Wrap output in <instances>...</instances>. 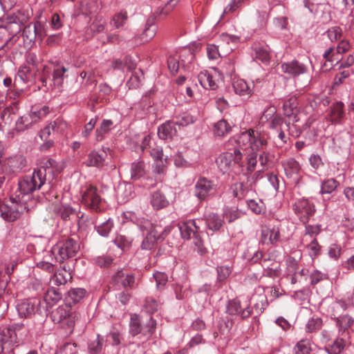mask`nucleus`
Instances as JSON below:
<instances>
[{
    "label": "nucleus",
    "mask_w": 354,
    "mask_h": 354,
    "mask_svg": "<svg viewBox=\"0 0 354 354\" xmlns=\"http://www.w3.org/2000/svg\"><path fill=\"white\" fill-rule=\"evenodd\" d=\"M226 313L230 315L238 316L242 319H245L251 316L253 311L249 304L242 306L238 299H234L228 301L226 306Z\"/></svg>",
    "instance_id": "obj_15"
},
{
    "label": "nucleus",
    "mask_w": 354,
    "mask_h": 354,
    "mask_svg": "<svg viewBox=\"0 0 354 354\" xmlns=\"http://www.w3.org/2000/svg\"><path fill=\"white\" fill-rule=\"evenodd\" d=\"M128 19V15L126 10H120L115 13L111 20V24L113 25L115 28L118 29L122 28L127 22Z\"/></svg>",
    "instance_id": "obj_61"
},
{
    "label": "nucleus",
    "mask_w": 354,
    "mask_h": 354,
    "mask_svg": "<svg viewBox=\"0 0 354 354\" xmlns=\"http://www.w3.org/2000/svg\"><path fill=\"white\" fill-rule=\"evenodd\" d=\"M231 126L225 120H221L214 125V134L215 136L223 137L231 131Z\"/></svg>",
    "instance_id": "obj_56"
},
{
    "label": "nucleus",
    "mask_w": 354,
    "mask_h": 354,
    "mask_svg": "<svg viewBox=\"0 0 354 354\" xmlns=\"http://www.w3.org/2000/svg\"><path fill=\"white\" fill-rule=\"evenodd\" d=\"M105 24V19L102 16H97L86 31V38L88 39L94 34L102 32L104 30Z\"/></svg>",
    "instance_id": "obj_40"
},
{
    "label": "nucleus",
    "mask_w": 354,
    "mask_h": 354,
    "mask_svg": "<svg viewBox=\"0 0 354 354\" xmlns=\"http://www.w3.org/2000/svg\"><path fill=\"white\" fill-rule=\"evenodd\" d=\"M344 104L342 102H336L329 108L328 118L332 124H342L345 118Z\"/></svg>",
    "instance_id": "obj_26"
},
{
    "label": "nucleus",
    "mask_w": 354,
    "mask_h": 354,
    "mask_svg": "<svg viewBox=\"0 0 354 354\" xmlns=\"http://www.w3.org/2000/svg\"><path fill=\"white\" fill-rule=\"evenodd\" d=\"M26 159L21 155L11 156L6 160V165L12 173L21 171L26 166Z\"/></svg>",
    "instance_id": "obj_35"
},
{
    "label": "nucleus",
    "mask_w": 354,
    "mask_h": 354,
    "mask_svg": "<svg viewBox=\"0 0 354 354\" xmlns=\"http://www.w3.org/2000/svg\"><path fill=\"white\" fill-rule=\"evenodd\" d=\"M62 292L58 288H48L44 294V301L48 306H53L62 299Z\"/></svg>",
    "instance_id": "obj_49"
},
{
    "label": "nucleus",
    "mask_w": 354,
    "mask_h": 354,
    "mask_svg": "<svg viewBox=\"0 0 354 354\" xmlns=\"http://www.w3.org/2000/svg\"><path fill=\"white\" fill-rule=\"evenodd\" d=\"M218 186L214 180L204 176H200L194 185V196L204 201L213 197L217 192Z\"/></svg>",
    "instance_id": "obj_9"
},
{
    "label": "nucleus",
    "mask_w": 354,
    "mask_h": 354,
    "mask_svg": "<svg viewBox=\"0 0 354 354\" xmlns=\"http://www.w3.org/2000/svg\"><path fill=\"white\" fill-rule=\"evenodd\" d=\"M270 261V259H263L261 266L264 270V275L269 277H276L280 274L281 269L280 264L277 261H272L270 266L272 268H270L269 263Z\"/></svg>",
    "instance_id": "obj_41"
},
{
    "label": "nucleus",
    "mask_w": 354,
    "mask_h": 354,
    "mask_svg": "<svg viewBox=\"0 0 354 354\" xmlns=\"http://www.w3.org/2000/svg\"><path fill=\"white\" fill-rule=\"evenodd\" d=\"M150 203L154 209L159 210L167 207L169 202L164 193L160 190H157L151 194Z\"/></svg>",
    "instance_id": "obj_36"
},
{
    "label": "nucleus",
    "mask_w": 354,
    "mask_h": 354,
    "mask_svg": "<svg viewBox=\"0 0 354 354\" xmlns=\"http://www.w3.org/2000/svg\"><path fill=\"white\" fill-rule=\"evenodd\" d=\"M338 328L339 335H342L354 323L353 317L348 315L337 316L335 313L331 315Z\"/></svg>",
    "instance_id": "obj_31"
},
{
    "label": "nucleus",
    "mask_w": 354,
    "mask_h": 354,
    "mask_svg": "<svg viewBox=\"0 0 354 354\" xmlns=\"http://www.w3.org/2000/svg\"><path fill=\"white\" fill-rule=\"evenodd\" d=\"M134 196L133 186L131 183H123L118 185L117 188L118 199L121 203H125Z\"/></svg>",
    "instance_id": "obj_30"
},
{
    "label": "nucleus",
    "mask_w": 354,
    "mask_h": 354,
    "mask_svg": "<svg viewBox=\"0 0 354 354\" xmlns=\"http://www.w3.org/2000/svg\"><path fill=\"white\" fill-rule=\"evenodd\" d=\"M113 99L112 88L106 83L100 84L97 93L93 94L91 100L93 106L107 104Z\"/></svg>",
    "instance_id": "obj_20"
},
{
    "label": "nucleus",
    "mask_w": 354,
    "mask_h": 354,
    "mask_svg": "<svg viewBox=\"0 0 354 354\" xmlns=\"http://www.w3.org/2000/svg\"><path fill=\"white\" fill-rule=\"evenodd\" d=\"M65 124L59 119L50 122L42 129L39 132V137L42 140H46L52 132L61 131L63 130Z\"/></svg>",
    "instance_id": "obj_37"
},
{
    "label": "nucleus",
    "mask_w": 354,
    "mask_h": 354,
    "mask_svg": "<svg viewBox=\"0 0 354 354\" xmlns=\"http://www.w3.org/2000/svg\"><path fill=\"white\" fill-rule=\"evenodd\" d=\"M253 304V310L257 315H261L266 308L267 297L264 294L254 295L249 300V306Z\"/></svg>",
    "instance_id": "obj_38"
},
{
    "label": "nucleus",
    "mask_w": 354,
    "mask_h": 354,
    "mask_svg": "<svg viewBox=\"0 0 354 354\" xmlns=\"http://www.w3.org/2000/svg\"><path fill=\"white\" fill-rule=\"evenodd\" d=\"M281 166L286 176L294 181L295 186L300 187L304 185L301 176V167L299 162L293 158H288L281 161Z\"/></svg>",
    "instance_id": "obj_11"
},
{
    "label": "nucleus",
    "mask_w": 354,
    "mask_h": 354,
    "mask_svg": "<svg viewBox=\"0 0 354 354\" xmlns=\"http://www.w3.org/2000/svg\"><path fill=\"white\" fill-rule=\"evenodd\" d=\"M313 343L310 339L304 338L300 339L293 348V354H310L313 351Z\"/></svg>",
    "instance_id": "obj_48"
},
{
    "label": "nucleus",
    "mask_w": 354,
    "mask_h": 354,
    "mask_svg": "<svg viewBox=\"0 0 354 354\" xmlns=\"http://www.w3.org/2000/svg\"><path fill=\"white\" fill-rule=\"evenodd\" d=\"M86 290L82 288H72L68 292L66 301L71 306L78 303L86 295Z\"/></svg>",
    "instance_id": "obj_50"
},
{
    "label": "nucleus",
    "mask_w": 354,
    "mask_h": 354,
    "mask_svg": "<svg viewBox=\"0 0 354 354\" xmlns=\"http://www.w3.org/2000/svg\"><path fill=\"white\" fill-rule=\"evenodd\" d=\"M69 279H71V276L69 272H67L65 270H59L51 276L50 283L52 285L59 286L64 285Z\"/></svg>",
    "instance_id": "obj_52"
},
{
    "label": "nucleus",
    "mask_w": 354,
    "mask_h": 354,
    "mask_svg": "<svg viewBox=\"0 0 354 354\" xmlns=\"http://www.w3.org/2000/svg\"><path fill=\"white\" fill-rule=\"evenodd\" d=\"M174 123L180 129L181 127H186L195 122L196 118L189 112H183L176 115L173 119Z\"/></svg>",
    "instance_id": "obj_51"
},
{
    "label": "nucleus",
    "mask_w": 354,
    "mask_h": 354,
    "mask_svg": "<svg viewBox=\"0 0 354 354\" xmlns=\"http://www.w3.org/2000/svg\"><path fill=\"white\" fill-rule=\"evenodd\" d=\"M337 337L331 344L325 346V351L328 354H341L346 345V341L344 337Z\"/></svg>",
    "instance_id": "obj_47"
},
{
    "label": "nucleus",
    "mask_w": 354,
    "mask_h": 354,
    "mask_svg": "<svg viewBox=\"0 0 354 354\" xmlns=\"http://www.w3.org/2000/svg\"><path fill=\"white\" fill-rule=\"evenodd\" d=\"M51 317L55 323H63L68 328H73L77 315L72 310V308L67 306H60L52 312Z\"/></svg>",
    "instance_id": "obj_13"
},
{
    "label": "nucleus",
    "mask_w": 354,
    "mask_h": 354,
    "mask_svg": "<svg viewBox=\"0 0 354 354\" xmlns=\"http://www.w3.org/2000/svg\"><path fill=\"white\" fill-rule=\"evenodd\" d=\"M81 203L86 207L93 210L100 209L102 198L96 187L91 184H86L81 188Z\"/></svg>",
    "instance_id": "obj_10"
},
{
    "label": "nucleus",
    "mask_w": 354,
    "mask_h": 354,
    "mask_svg": "<svg viewBox=\"0 0 354 354\" xmlns=\"http://www.w3.org/2000/svg\"><path fill=\"white\" fill-rule=\"evenodd\" d=\"M147 164L144 160L138 159L130 165L131 179L138 180L142 178L147 172Z\"/></svg>",
    "instance_id": "obj_32"
},
{
    "label": "nucleus",
    "mask_w": 354,
    "mask_h": 354,
    "mask_svg": "<svg viewBox=\"0 0 354 354\" xmlns=\"http://www.w3.org/2000/svg\"><path fill=\"white\" fill-rule=\"evenodd\" d=\"M297 106L298 102L296 95H288L283 101V114L289 120H292L293 122H298L300 120L297 115Z\"/></svg>",
    "instance_id": "obj_22"
},
{
    "label": "nucleus",
    "mask_w": 354,
    "mask_h": 354,
    "mask_svg": "<svg viewBox=\"0 0 354 354\" xmlns=\"http://www.w3.org/2000/svg\"><path fill=\"white\" fill-rule=\"evenodd\" d=\"M158 306V302L155 299L147 297L142 310L151 316V315L157 312Z\"/></svg>",
    "instance_id": "obj_64"
},
{
    "label": "nucleus",
    "mask_w": 354,
    "mask_h": 354,
    "mask_svg": "<svg viewBox=\"0 0 354 354\" xmlns=\"http://www.w3.org/2000/svg\"><path fill=\"white\" fill-rule=\"evenodd\" d=\"M294 210L301 221L306 223L309 218L315 214V207L308 199L303 198L295 201Z\"/></svg>",
    "instance_id": "obj_14"
},
{
    "label": "nucleus",
    "mask_w": 354,
    "mask_h": 354,
    "mask_svg": "<svg viewBox=\"0 0 354 354\" xmlns=\"http://www.w3.org/2000/svg\"><path fill=\"white\" fill-rule=\"evenodd\" d=\"M233 88L235 93L240 96H250L252 93L251 85L243 79L234 80Z\"/></svg>",
    "instance_id": "obj_39"
},
{
    "label": "nucleus",
    "mask_w": 354,
    "mask_h": 354,
    "mask_svg": "<svg viewBox=\"0 0 354 354\" xmlns=\"http://www.w3.org/2000/svg\"><path fill=\"white\" fill-rule=\"evenodd\" d=\"M17 310L21 318H28L35 313H41V303L39 298L34 297L23 300L17 304Z\"/></svg>",
    "instance_id": "obj_12"
},
{
    "label": "nucleus",
    "mask_w": 354,
    "mask_h": 354,
    "mask_svg": "<svg viewBox=\"0 0 354 354\" xmlns=\"http://www.w3.org/2000/svg\"><path fill=\"white\" fill-rule=\"evenodd\" d=\"M114 69L120 70L123 73L131 71L136 68V64L131 57H125L124 60L115 59L112 63Z\"/></svg>",
    "instance_id": "obj_45"
},
{
    "label": "nucleus",
    "mask_w": 354,
    "mask_h": 354,
    "mask_svg": "<svg viewBox=\"0 0 354 354\" xmlns=\"http://www.w3.org/2000/svg\"><path fill=\"white\" fill-rule=\"evenodd\" d=\"M35 124L30 115L20 116L15 122V130L17 132H23L32 127Z\"/></svg>",
    "instance_id": "obj_54"
},
{
    "label": "nucleus",
    "mask_w": 354,
    "mask_h": 354,
    "mask_svg": "<svg viewBox=\"0 0 354 354\" xmlns=\"http://www.w3.org/2000/svg\"><path fill=\"white\" fill-rule=\"evenodd\" d=\"M12 16L10 19V24H15L17 26V30H20V25L26 22L31 15L28 6L21 8L16 5L14 8Z\"/></svg>",
    "instance_id": "obj_24"
},
{
    "label": "nucleus",
    "mask_w": 354,
    "mask_h": 354,
    "mask_svg": "<svg viewBox=\"0 0 354 354\" xmlns=\"http://www.w3.org/2000/svg\"><path fill=\"white\" fill-rule=\"evenodd\" d=\"M296 123L297 122H293L292 120L289 119L288 121L285 122V124L287 130L289 132V135L295 138L299 137L303 131L308 128L311 124V122L307 121L302 127H300Z\"/></svg>",
    "instance_id": "obj_46"
},
{
    "label": "nucleus",
    "mask_w": 354,
    "mask_h": 354,
    "mask_svg": "<svg viewBox=\"0 0 354 354\" xmlns=\"http://www.w3.org/2000/svg\"><path fill=\"white\" fill-rule=\"evenodd\" d=\"M201 222V220L196 219L188 220L180 223L178 224V230L180 232L182 238L188 240L191 238H194L195 239L196 237H198L199 236V223Z\"/></svg>",
    "instance_id": "obj_17"
},
{
    "label": "nucleus",
    "mask_w": 354,
    "mask_h": 354,
    "mask_svg": "<svg viewBox=\"0 0 354 354\" xmlns=\"http://www.w3.org/2000/svg\"><path fill=\"white\" fill-rule=\"evenodd\" d=\"M205 218L207 229L212 232L219 230L223 225V221L217 214L209 213L205 216Z\"/></svg>",
    "instance_id": "obj_43"
},
{
    "label": "nucleus",
    "mask_w": 354,
    "mask_h": 354,
    "mask_svg": "<svg viewBox=\"0 0 354 354\" xmlns=\"http://www.w3.org/2000/svg\"><path fill=\"white\" fill-rule=\"evenodd\" d=\"M263 252L260 250H256L254 248H248L246 252H244V258L252 263H261L263 260Z\"/></svg>",
    "instance_id": "obj_57"
},
{
    "label": "nucleus",
    "mask_w": 354,
    "mask_h": 354,
    "mask_svg": "<svg viewBox=\"0 0 354 354\" xmlns=\"http://www.w3.org/2000/svg\"><path fill=\"white\" fill-rule=\"evenodd\" d=\"M178 129L174 120H169L158 129V137L162 140H167L171 138L177 133Z\"/></svg>",
    "instance_id": "obj_33"
},
{
    "label": "nucleus",
    "mask_w": 354,
    "mask_h": 354,
    "mask_svg": "<svg viewBox=\"0 0 354 354\" xmlns=\"http://www.w3.org/2000/svg\"><path fill=\"white\" fill-rule=\"evenodd\" d=\"M121 218L122 223L131 222L136 224L140 231L148 230L152 227V223L150 221L138 217L134 212L131 211L123 212Z\"/></svg>",
    "instance_id": "obj_23"
},
{
    "label": "nucleus",
    "mask_w": 354,
    "mask_h": 354,
    "mask_svg": "<svg viewBox=\"0 0 354 354\" xmlns=\"http://www.w3.org/2000/svg\"><path fill=\"white\" fill-rule=\"evenodd\" d=\"M275 113V107L270 106L264 111L261 118V120L263 122L270 120L268 127L274 132L281 129L284 123L283 118L279 115H274Z\"/></svg>",
    "instance_id": "obj_21"
},
{
    "label": "nucleus",
    "mask_w": 354,
    "mask_h": 354,
    "mask_svg": "<svg viewBox=\"0 0 354 354\" xmlns=\"http://www.w3.org/2000/svg\"><path fill=\"white\" fill-rule=\"evenodd\" d=\"M194 59V53L190 49L185 48L180 51L178 60L182 67L189 69L190 68L189 64H192Z\"/></svg>",
    "instance_id": "obj_60"
},
{
    "label": "nucleus",
    "mask_w": 354,
    "mask_h": 354,
    "mask_svg": "<svg viewBox=\"0 0 354 354\" xmlns=\"http://www.w3.org/2000/svg\"><path fill=\"white\" fill-rule=\"evenodd\" d=\"M37 24L30 23L24 27L22 32V36L25 41L28 43L35 41L37 38Z\"/></svg>",
    "instance_id": "obj_53"
},
{
    "label": "nucleus",
    "mask_w": 354,
    "mask_h": 354,
    "mask_svg": "<svg viewBox=\"0 0 354 354\" xmlns=\"http://www.w3.org/2000/svg\"><path fill=\"white\" fill-rule=\"evenodd\" d=\"M50 113V108L48 106H32L29 113L33 122L35 124L40 119L44 118Z\"/></svg>",
    "instance_id": "obj_55"
},
{
    "label": "nucleus",
    "mask_w": 354,
    "mask_h": 354,
    "mask_svg": "<svg viewBox=\"0 0 354 354\" xmlns=\"http://www.w3.org/2000/svg\"><path fill=\"white\" fill-rule=\"evenodd\" d=\"M6 176L3 171L0 170V216L1 217L8 221L12 222L19 218L21 214L24 212H28L32 208L18 200H12L11 195L10 196L9 201L2 203V197L4 195V184Z\"/></svg>",
    "instance_id": "obj_2"
},
{
    "label": "nucleus",
    "mask_w": 354,
    "mask_h": 354,
    "mask_svg": "<svg viewBox=\"0 0 354 354\" xmlns=\"http://www.w3.org/2000/svg\"><path fill=\"white\" fill-rule=\"evenodd\" d=\"M323 326L322 319L318 317H313L309 319L306 324L305 330L307 333H313L318 331Z\"/></svg>",
    "instance_id": "obj_59"
},
{
    "label": "nucleus",
    "mask_w": 354,
    "mask_h": 354,
    "mask_svg": "<svg viewBox=\"0 0 354 354\" xmlns=\"http://www.w3.org/2000/svg\"><path fill=\"white\" fill-rule=\"evenodd\" d=\"M106 150H109V148L103 149L100 151H92L88 155L87 159L84 162L85 165L87 167H102L105 165L107 158Z\"/></svg>",
    "instance_id": "obj_25"
},
{
    "label": "nucleus",
    "mask_w": 354,
    "mask_h": 354,
    "mask_svg": "<svg viewBox=\"0 0 354 354\" xmlns=\"http://www.w3.org/2000/svg\"><path fill=\"white\" fill-rule=\"evenodd\" d=\"M157 322L152 316H149L142 325L141 317L136 313L131 315L129 324V333L132 337L139 334L147 337H151L156 332Z\"/></svg>",
    "instance_id": "obj_5"
},
{
    "label": "nucleus",
    "mask_w": 354,
    "mask_h": 354,
    "mask_svg": "<svg viewBox=\"0 0 354 354\" xmlns=\"http://www.w3.org/2000/svg\"><path fill=\"white\" fill-rule=\"evenodd\" d=\"M27 329L23 326L15 325L11 328H0V353L5 345H19L23 343L27 334Z\"/></svg>",
    "instance_id": "obj_6"
},
{
    "label": "nucleus",
    "mask_w": 354,
    "mask_h": 354,
    "mask_svg": "<svg viewBox=\"0 0 354 354\" xmlns=\"http://www.w3.org/2000/svg\"><path fill=\"white\" fill-rule=\"evenodd\" d=\"M104 338L100 335H97L95 340L91 341L88 345L90 354H100L102 349Z\"/></svg>",
    "instance_id": "obj_63"
},
{
    "label": "nucleus",
    "mask_w": 354,
    "mask_h": 354,
    "mask_svg": "<svg viewBox=\"0 0 354 354\" xmlns=\"http://www.w3.org/2000/svg\"><path fill=\"white\" fill-rule=\"evenodd\" d=\"M112 283L118 288L122 287L133 289L136 285L135 275L132 273H126L122 270H118L113 275Z\"/></svg>",
    "instance_id": "obj_19"
},
{
    "label": "nucleus",
    "mask_w": 354,
    "mask_h": 354,
    "mask_svg": "<svg viewBox=\"0 0 354 354\" xmlns=\"http://www.w3.org/2000/svg\"><path fill=\"white\" fill-rule=\"evenodd\" d=\"M54 212L57 216L65 221L70 220L71 216L76 214L75 209L71 207L69 205L64 203L56 205L54 207Z\"/></svg>",
    "instance_id": "obj_44"
},
{
    "label": "nucleus",
    "mask_w": 354,
    "mask_h": 354,
    "mask_svg": "<svg viewBox=\"0 0 354 354\" xmlns=\"http://www.w3.org/2000/svg\"><path fill=\"white\" fill-rule=\"evenodd\" d=\"M113 227V221L109 218L102 223L95 225V229L100 236L106 237L109 236Z\"/></svg>",
    "instance_id": "obj_62"
},
{
    "label": "nucleus",
    "mask_w": 354,
    "mask_h": 354,
    "mask_svg": "<svg viewBox=\"0 0 354 354\" xmlns=\"http://www.w3.org/2000/svg\"><path fill=\"white\" fill-rule=\"evenodd\" d=\"M281 69L283 73L290 77H297L308 71V66L297 59L283 62L281 64Z\"/></svg>",
    "instance_id": "obj_16"
},
{
    "label": "nucleus",
    "mask_w": 354,
    "mask_h": 354,
    "mask_svg": "<svg viewBox=\"0 0 354 354\" xmlns=\"http://www.w3.org/2000/svg\"><path fill=\"white\" fill-rule=\"evenodd\" d=\"M251 56L256 62H261L263 64H269L271 59L270 48L261 43H254L251 46Z\"/></svg>",
    "instance_id": "obj_18"
},
{
    "label": "nucleus",
    "mask_w": 354,
    "mask_h": 354,
    "mask_svg": "<svg viewBox=\"0 0 354 354\" xmlns=\"http://www.w3.org/2000/svg\"><path fill=\"white\" fill-rule=\"evenodd\" d=\"M80 249L79 239L68 238L57 242L51 249L52 255L55 261L62 263L65 260L75 257Z\"/></svg>",
    "instance_id": "obj_4"
},
{
    "label": "nucleus",
    "mask_w": 354,
    "mask_h": 354,
    "mask_svg": "<svg viewBox=\"0 0 354 354\" xmlns=\"http://www.w3.org/2000/svg\"><path fill=\"white\" fill-rule=\"evenodd\" d=\"M280 232L277 227H265L261 232V242L263 244L276 245L280 241Z\"/></svg>",
    "instance_id": "obj_27"
},
{
    "label": "nucleus",
    "mask_w": 354,
    "mask_h": 354,
    "mask_svg": "<svg viewBox=\"0 0 354 354\" xmlns=\"http://www.w3.org/2000/svg\"><path fill=\"white\" fill-rule=\"evenodd\" d=\"M114 124L111 120L103 119L95 131V140L102 141L106 136L113 129Z\"/></svg>",
    "instance_id": "obj_34"
},
{
    "label": "nucleus",
    "mask_w": 354,
    "mask_h": 354,
    "mask_svg": "<svg viewBox=\"0 0 354 354\" xmlns=\"http://www.w3.org/2000/svg\"><path fill=\"white\" fill-rule=\"evenodd\" d=\"M180 0H160L157 12L159 15H167L178 3Z\"/></svg>",
    "instance_id": "obj_58"
},
{
    "label": "nucleus",
    "mask_w": 354,
    "mask_h": 354,
    "mask_svg": "<svg viewBox=\"0 0 354 354\" xmlns=\"http://www.w3.org/2000/svg\"><path fill=\"white\" fill-rule=\"evenodd\" d=\"M242 157L240 149L235 148L233 151L221 153L216 159V163L218 169L223 174H226L232 171L236 165L241 166Z\"/></svg>",
    "instance_id": "obj_8"
},
{
    "label": "nucleus",
    "mask_w": 354,
    "mask_h": 354,
    "mask_svg": "<svg viewBox=\"0 0 354 354\" xmlns=\"http://www.w3.org/2000/svg\"><path fill=\"white\" fill-rule=\"evenodd\" d=\"M230 142H234L241 149H251L252 151L263 149L268 144L264 134L252 129L241 132L231 138Z\"/></svg>",
    "instance_id": "obj_3"
},
{
    "label": "nucleus",
    "mask_w": 354,
    "mask_h": 354,
    "mask_svg": "<svg viewBox=\"0 0 354 354\" xmlns=\"http://www.w3.org/2000/svg\"><path fill=\"white\" fill-rule=\"evenodd\" d=\"M198 79L200 84L205 89L216 90L218 88L216 71L214 73L208 71H202L198 74Z\"/></svg>",
    "instance_id": "obj_28"
},
{
    "label": "nucleus",
    "mask_w": 354,
    "mask_h": 354,
    "mask_svg": "<svg viewBox=\"0 0 354 354\" xmlns=\"http://www.w3.org/2000/svg\"><path fill=\"white\" fill-rule=\"evenodd\" d=\"M173 226L168 225L164 228L161 225H153L151 228L144 230L147 234L141 243V249L144 250H152L158 241L163 240L173 229Z\"/></svg>",
    "instance_id": "obj_7"
},
{
    "label": "nucleus",
    "mask_w": 354,
    "mask_h": 354,
    "mask_svg": "<svg viewBox=\"0 0 354 354\" xmlns=\"http://www.w3.org/2000/svg\"><path fill=\"white\" fill-rule=\"evenodd\" d=\"M320 189L319 194L322 196L333 194L339 187V182L335 178H325L320 179Z\"/></svg>",
    "instance_id": "obj_29"
},
{
    "label": "nucleus",
    "mask_w": 354,
    "mask_h": 354,
    "mask_svg": "<svg viewBox=\"0 0 354 354\" xmlns=\"http://www.w3.org/2000/svg\"><path fill=\"white\" fill-rule=\"evenodd\" d=\"M55 165L56 161L49 158L44 166L34 169L32 174L20 178L17 189L11 194V199L22 201L33 208L37 203L36 200L32 197L33 192L45 185L47 174L53 172Z\"/></svg>",
    "instance_id": "obj_1"
},
{
    "label": "nucleus",
    "mask_w": 354,
    "mask_h": 354,
    "mask_svg": "<svg viewBox=\"0 0 354 354\" xmlns=\"http://www.w3.org/2000/svg\"><path fill=\"white\" fill-rule=\"evenodd\" d=\"M158 27L155 24L154 17H149L145 26L144 30L142 33V39L145 41H148L153 39L157 32Z\"/></svg>",
    "instance_id": "obj_42"
}]
</instances>
